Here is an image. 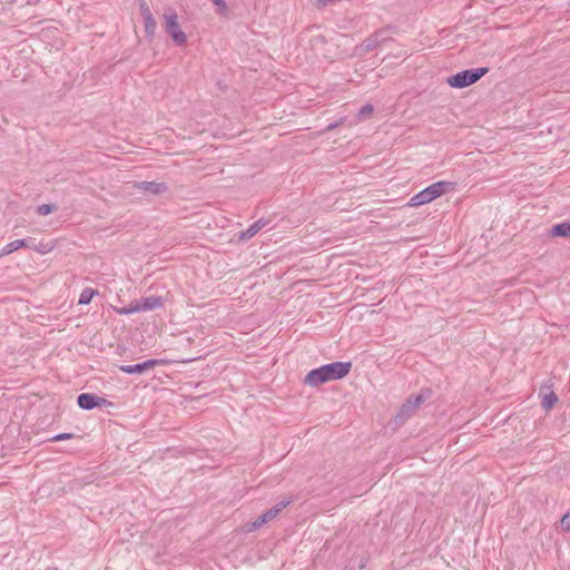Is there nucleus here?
Segmentation results:
<instances>
[{
	"mask_svg": "<svg viewBox=\"0 0 570 570\" xmlns=\"http://www.w3.org/2000/svg\"><path fill=\"white\" fill-rule=\"evenodd\" d=\"M213 2L216 4V6H219L220 8L223 9H226L227 6H226V2L224 0H213Z\"/></svg>",
	"mask_w": 570,
	"mask_h": 570,
	"instance_id": "obj_30",
	"label": "nucleus"
},
{
	"mask_svg": "<svg viewBox=\"0 0 570 570\" xmlns=\"http://www.w3.org/2000/svg\"><path fill=\"white\" fill-rule=\"evenodd\" d=\"M352 368L351 362H333L314 368L305 376V384L318 386L323 383L345 377Z\"/></svg>",
	"mask_w": 570,
	"mask_h": 570,
	"instance_id": "obj_1",
	"label": "nucleus"
},
{
	"mask_svg": "<svg viewBox=\"0 0 570 570\" xmlns=\"http://www.w3.org/2000/svg\"><path fill=\"white\" fill-rule=\"evenodd\" d=\"M139 304L141 311H153L163 306V298L160 296L142 297Z\"/></svg>",
	"mask_w": 570,
	"mask_h": 570,
	"instance_id": "obj_11",
	"label": "nucleus"
},
{
	"mask_svg": "<svg viewBox=\"0 0 570 570\" xmlns=\"http://www.w3.org/2000/svg\"><path fill=\"white\" fill-rule=\"evenodd\" d=\"M489 71V68L481 67V68H473V69H465L463 71H460L451 77L448 78V83L452 88L462 89L465 87H469L476 81H479L484 75H487Z\"/></svg>",
	"mask_w": 570,
	"mask_h": 570,
	"instance_id": "obj_4",
	"label": "nucleus"
},
{
	"mask_svg": "<svg viewBox=\"0 0 570 570\" xmlns=\"http://www.w3.org/2000/svg\"><path fill=\"white\" fill-rule=\"evenodd\" d=\"M139 190H142L153 195H161L167 191L168 187L165 183L157 181H139L136 184Z\"/></svg>",
	"mask_w": 570,
	"mask_h": 570,
	"instance_id": "obj_8",
	"label": "nucleus"
},
{
	"mask_svg": "<svg viewBox=\"0 0 570 570\" xmlns=\"http://www.w3.org/2000/svg\"><path fill=\"white\" fill-rule=\"evenodd\" d=\"M139 10L144 19L154 17L145 0H139Z\"/></svg>",
	"mask_w": 570,
	"mask_h": 570,
	"instance_id": "obj_21",
	"label": "nucleus"
},
{
	"mask_svg": "<svg viewBox=\"0 0 570 570\" xmlns=\"http://www.w3.org/2000/svg\"><path fill=\"white\" fill-rule=\"evenodd\" d=\"M267 514L271 515V519L274 520L281 512L279 509H277L275 505L265 511Z\"/></svg>",
	"mask_w": 570,
	"mask_h": 570,
	"instance_id": "obj_25",
	"label": "nucleus"
},
{
	"mask_svg": "<svg viewBox=\"0 0 570 570\" xmlns=\"http://www.w3.org/2000/svg\"><path fill=\"white\" fill-rule=\"evenodd\" d=\"M387 39L386 30H377L355 47V55L362 57L367 52L376 49Z\"/></svg>",
	"mask_w": 570,
	"mask_h": 570,
	"instance_id": "obj_6",
	"label": "nucleus"
},
{
	"mask_svg": "<svg viewBox=\"0 0 570 570\" xmlns=\"http://www.w3.org/2000/svg\"><path fill=\"white\" fill-rule=\"evenodd\" d=\"M269 521H272L271 515L267 514L266 512H264L255 521H253L250 523H246L245 524V531L246 532L255 531V530H257L258 528H261L262 525H264L265 523H267Z\"/></svg>",
	"mask_w": 570,
	"mask_h": 570,
	"instance_id": "obj_14",
	"label": "nucleus"
},
{
	"mask_svg": "<svg viewBox=\"0 0 570 570\" xmlns=\"http://www.w3.org/2000/svg\"><path fill=\"white\" fill-rule=\"evenodd\" d=\"M561 528L569 532L570 531V512H567L563 514V517L561 518Z\"/></svg>",
	"mask_w": 570,
	"mask_h": 570,
	"instance_id": "obj_22",
	"label": "nucleus"
},
{
	"mask_svg": "<svg viewBox=\"0 0 570 570\" xmlns=\"http://www.w3.org/2000/svg\"><path fill=\"white\" fill-rule=\"evenodd\" d=\"M340 122H341V121H336V122H332V124H330V125L326 127L325 131H332V130H334V129L340 125Z\"/></svg>",
	"mask_w": 570,
	"mask_h": 570,
	"instance_id": "obj_29",
	"label": "nucleus"
},
{
	"mask_svg": "<svg viewBox=\"0 0 570 570\" xmlns=\"http://www.w3.org/2000/svg\"><path fill=\"white\" fill-rule=\"evenodd\" d=\"M373 106L370 105V104H366L364 105L360 110H358V114H357V117L360 120H363V119H366L368 118L372 114H373Z\"/></svg>",
	"mask_w": 570,
	"mask_h": 570,
	"instance_id": "obj_20",
	"label": "nucleus"
},
{
	"mask_svg": "<svg viewBox=\"0 0 570 570\" xmlns=\"http://www.w3.org/2000/svg\"><path fill=\"white\" fill-rule=\"evenodd\" d=\"M24 246H30L28 239H16L13 242L8 243L2 249L0 255H9L16 252L19 248Z\"/></svg>",
	"mask_w": 570,
	"mask_h": 570,
	"instance_id": "obj_13",
	"label": "nucleus"
},
{
	"mask_svg": "<svg viewBox=\"0 0 570 570\" xmlns=\"http://www.w3.org/2000/svg\"><path fill=\"white\" fill-rule=\"evenodd\" d=\"M28 242H29V245H30V246H28L29 248L35 249L37 252L43 253V250L40 249L33 240H28Z\"/></svg>",
	"mask_w": 570,
	"mask_h": 570,
	"instance_id": "obj_28",
	"label": "nucleus"
},
{
	"mask_svg": "<svg viewBox=\"0 0 570 570\" xmlns=\"http://www.w3.org/2000/svg\"><path fill=\"white\" fill-rule=\"evenodd\" d=\"M72 438H73V434H71V433H60V434H57L56 436H53L51 439V441L58 442V441L70 440Z\"/></svg>",
	"mask_w": 570,
	"mask_h": 570,
	"instance_id": "obj_24",
	"label": "nucleus"
},
{
	"mask_svg": "<svg viewBox=\"0 0 570 570\" xmlns=\"http://www.w3.org/2000/svg\"><path fill=\"white\" fill-rule=\"evenodd\" d=\"M452 188H453V183H451V181H443V180L436 181V183L428 186L426 188H424L422 191L414 195L410 199L409 206L417 207V206L425 205V204L436 199L438 197L444 195Z\"/></svg>",
	"mask_w": 570,
	"mask_h": 570,
	"instance_id": "obj_3",
	"label": "nucleus"
},
{
	"mask_svg": "<svg viewBox=\"0 0 570 570\" xmlns=\"http://www.w3.org/2000/svg\"><path fill=\"white\" fill-rule=\"evenodd\" d=\"M138 312H141L139 302L130 303L128 306H125L118 311V313L122 314V315L134 314V313H138Z\"/></svg>",
	"mask_w": 570,
	"mask_h": 570,
	"instance_id": "obj_18",
	"label": "nucleus"
},
{
	"mask_svg": "<svg viewBox=\"0 0 570 570\" xmlns=\"http://www.w3.org/2000/svg\"><path fill=\"white\" fill-rule=\"evenodd\" d=\"M161 363L163 361L160 360L150 358L134 365H120L119 370L126 374H142L144 372L149 371Z\"/></svg>",
	"mask_w": 570,
	"mask_h": 570,
	"instance_id": "obj_7",
	"label": "nucleus"
},
{
	"mask_svg": "<svg viewBox=\"0 0 570 570\" xmlns=\"http://www.w3.org/2000/svg\"><path fill=\"white\" fill-rule=\"evenodd\" d=\"M557 401H558V396L554 392L547 393L542 397V406L546 410H550V409H552V406L556 404Z\"/></svg>",
	"mask_w": 570,
	"mask_h": 570,
	"instance_id": "obj_17",
	"label": "nucleus"
},
{
	"mask_svg": "<svg viewBox=\"0 0 570 570\" xmlns=\"http://www.w3.org/2000/svg\"><path fill=\"white\" fill-rule=\"evenodd\" d=\"M432 391L430 389L421 390L419 394H411L406 401L402 404L396 415L394 416V423L396 426L403 425L410 417H412L415 411L431 397Z\"/></svg>",
	"mask_w": 570,
	"mask_h": 570,
	"instance_id": "obj_2",
	"label": "nucleus"
},
{
	"mask_svg": "<svg viewBox=\"0 0 570 570\" xmlns=\"http://www.w3.org/2000/svg\"><path fill=\"white\" fill-rule=\"evenodd\" d=\"M291 502H292L291 500H283V501L278 502L277 504H275V507L277 509H279V512H282L287 505L291 504Z\"/></svg>",
	"mask_w": 570,
	"mask_h": 570,
	"instance_id": "obj_27",
	"label": "nucleus"
},
{
	"mask_svg": "<svg viewBox=\"0 0 570 570\" xmlns=\"http://www.w3.org/2000/svg\"><path fill=\"white\" fill-rule=\"evenodd\" d=\"M268 224V220L261 218L253 223L246 230H243L239 235V239L247 240L255 236L263 227Z\"/></svg>",
	"mask_w": 570,
	"mask_h": 570,
	"instance_id": "obj_9",
	"label": "nucleus"
},
{
	"mask_svg": "<svg viewBox=\"0 0 570 570\" xmlns=\"http://www.w3.org/2000/svg\"><path fill=\"white\" fill-rule=\"evenodd\" d=\"M96 394L81 393L77 397V404L82 410H92L96 407Z\"/></svg>",
	"mask_w": 570,
	"mask_h": 570,
	"instance_id": "obj_10",
	"label": "nucleus"
},
{
	"mask_svg": "<svg viewBox=\"0 0 570 570\" xmlns=\"http://www.w3.org/2000/svg\"><path fill=\"white\" fill-rule=\"evenodd\" d=\"M267 514L271 515V519L274 520L281 512L279 509H277L275 505L265 511Z\"/></svg>",
	"mask_w": 570,
	"mask_h": 570,
	"instance_id": "obj_26",
	"label": "nucleus"
},
{
	"mask_svg": "<svg viewBox=\"0 0 570 570\" xmlns=\"http://www.w3.org/2000/svg\"><path fill=\"white\" fill-rule=\"evenodd\" d=\"M112 403L108 401L105 397L98 396L96 397V407H102V406H111Z\"/></svg>",
	"mask_w": 570,
	"mask_h": 570,
	"instance_id": "obj_23",
	"label": "nucleus"
},
{
	"mask_svg": "<svg viewBox=\"0 0 570 570\" xmlns=\"http://www.w3.org/2000/svg\"><path fill=\"white\" fill-rule=\"evenodd\" d=\"M97 294H98V292L94 288H90V287L83 288L82 292L80 293L78 304H80V305L89 304L91 302L92 297Z\"/></svg>",
	"mask_w": 570,
	"mask_h": 570,
	"instance_id": "obj_15",
	"label": "nucleus"
},
{
	"mask_svg": "<svg viewBox=\"0 0 570 570\" xmlns=\"http://www.w3.org/2000/svg\"><path fill=\"white\" fill-rule=\"evenodd\" d=\"M57 209V206L53 204H42L37 207V214L40 216H47L55 212Z\"/></svg>",
	"mask_w": 570,
	"mask_h": 570,
	"instance_id": "obj_19",
	"label": "nucleus"
},
{
	"mask_svg": "<svg viewBox=\"0 0 570 570\" xmlns=\"http://www.w3.org/2000/svg\"><path fill=\"white\" fill-rule=\"evenodd\" d=\"M550 234L553 237H568L570 236V222H563L552 226Z\"/></svg>",
	"mask_w": 570,
	"mask_h": 570,
	"instance_id": "obj_12",
	"label": "nucleus"
},
{
	"mask_svg": "<svg viewBox=\"0 0 570 570\" xmlns=\"http://www.w3.org/2000/svg\"><path fill=\"white\" fill-rule=\"evenodd\" d=\"M144 24H145L146 37L151 40L155 35L156 28H157V22H156L155 18L154 17L145 18Z\"/></svg>",
	"mask_w": 570,
	"mask_h": 570,
	"instance_id": "obj_16",
	"label": "nucleus"
},
{
	"mask_svg": "<svg viewBox=\"0 0 570 570\" xmlns=\"http://www.w3.org/2000/svg\"><path fill=\"white\" fill-rule=\"evenodd\" d=\"M164 29L177 46L186 43V33L180 29L178 16L174 9H168L164 14Z\"/></svg>",
	"mask_w": 570,
	"mask_h": 570,
	"instance_id": "obj_5",
	"label": "nucleus"
}]
</instances>
